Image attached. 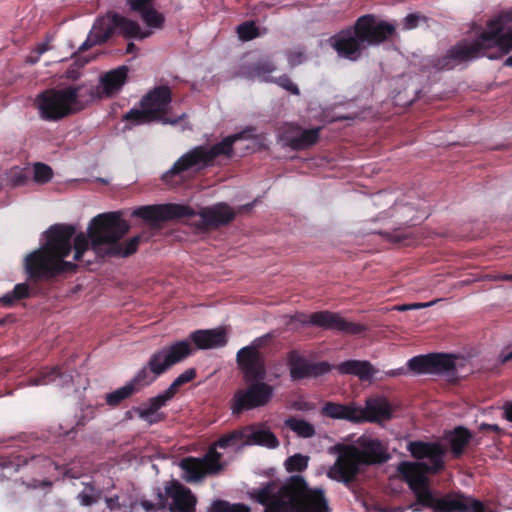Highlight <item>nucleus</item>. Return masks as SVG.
Instances as JSON below:
<instances>
[{"instance_id": "nucleus-1", "label": "nucleus", "mask_w": 512, "mask_h": 512, "mask_svg": "<svg viewBox=\"0 0 512 512\" xmlns=\"http://www.w3.org/2000/svg\"><path fill=\"white\" fill-rule=\"evenodd\" d=\"M411 456L423 461L401 462L398 472L417 497V502L434 512H497L489 503L461 492L437 496L430 488L428 474H437L445 467V447L439 442L411 441L407 445Z\"/></svg>"}, {"instance_id": "nucleus-2", "label": "nucleus", "mask_w": 512, "mask_h": 512, "mask_svg": "<svg viewBox=\"0 0 512 512\" xmlns=\"http://www.w3.org/2000/svg\"><path fill=\"white\" fill-rule=\"evenodd\" d=\"M75 233L72 225L55 224L47 231L46 244L25 257L24 268L32 289L46 293V286L58 277L76 272L78 265L65 260L71 253Z\"/></svg>"}, {"instance_id": "nucleus-3", "label": "nucleus", "mask_w": 512, "mask_h": 512, "mask_svg": "<svg viewBox=\"0 0 512 512\" xmlns=\"http://www.w3.org/2000/svg\"><path fill=\"white\" fill-rule=\"evenodd\" d=\"M250 496L264 506V512H331L325 490L309 487L301 475H292L281 485L270 480L254 488Z\"/></svg>"}, {"instance_id": "nucleus-4", "label": "nucleus", "mask_w": 512, "mask_h": 512, "mask_svg": "<svg viewBox=\"0 0 512 512\" xmlns=\"http://www.w3.org/2000/svg\"><path fill=\"white\" fill-rule=\"evenodd\" d=\"M130 226L122 219L119 212L99 214L94 217L89 226L88 234L79 233L74 237V260L80 261L84 253L91 249L100 257H128L134 254L141 241L137 235L125 242L120 239L128 233Z\"/></svg>"}, {"instance_id": "nucleus-5", "label": "nucleus", "mask_w": 512, "mask_h": 512, "mask_svg": "<svg viewBox=\"0 0 512 512\" xmlns=\"http://www.w3.org/2000/svg\"><path fill=\"white\" fill-rule=\"evenodd\" d=\"M396 36L393 23L378 19L373 14L360 16L353 26L330 37V46L337 54L350 61H357L364 49L378 46Z\"/></svg>"}, {"instance_id": "nucleus-6", "label": "nucleus", "mask_w": 512, "mask_h": 512, "mask_svg": "<svg viewBox=\"0 0 512 512\" xmlns=\"http://www.w3.org/2000/svg\"><path fill=\"white\" fill-rule=\"evenodd\" d=\"M335 449L338 456L327 471V477L346 485L356 479L361 467L382 464L390 458L386 447L380 440L365 436L358 438L357 445L339 444L335 446Z\"/></svg>"}, {"instance_id": "nucleus-7", "label": "nucleus", "mask_w": 512, "mask_h": 512, "mask_svg": "<svg viewBox=\"0 0 512 512\" xmlns=\"http://www.w3.org/2000/svg\"><path fill=\"white\" fill-rule=\"evenodd\" d=\"M489 30L484 31L479 39L468 42L463 40L452 46L445 55L431 57L427 60L425 66L429 70L450 71L458 65L478 58L488 56L487 49L502 45L504 47L512 46V34L500 35V23L498 20H491L488 23Z\"/></svg>"}, {"instance_id": "nucleus-8", "label": "nucleus", "mask_w": 512, "mask_h": 512, "mask_svg": "<svg viewBox=\"0 0 512 512\" xmlns=\"http://www.w3.org/2000/svg\"><path fill=\"white\" fill-rule=\"evenodd\" d=\"M253 128L246 129L244 131L235 133L233 135L225 137L222 141L207 147L205 145L195 146L188 152L183 154L173 166L163 174L162 179L165 182H169L173 177L182 174L188 170L200 171L207 167L213 166L214 161L219 156H225L227 158L233 155V145L240 139H247L250 137V133Z\"/></svg>"}, {"instance_id": "nucleus-9", "label": "nucleus", "mask_w": 512, "mask_h": 512, "mask_svg": "<svg viewBox=\"0 0 512 512\" xmlns=\"http://www.w3.org/2000/svg\"><path fill=\"white\" fill-rule=\"evenodd\" d=\"M253 128L246 129L244 131L235 133L233 135L225 137L222 141L207 147L205 145L195 146L188 152L183 154L173 166L163 174L162 179L165 182H169L173 177L182 174L188 170L200 171L207 167L213 166L214 161L219 156H225L227 158L233 155V145L240 139H247L250 137V133Z\"/></svg>"}, {"instance_id": "nucleus-10", "label": "nucleus", "mask_w": 512, "mask_h": 512, "mask_svg": "<svg viewBox=\"0 0 512 512\" xmlns=\"http://www.w3.org/2000/svg\"><path fill=\"white\" fill-rule=\"evenodd\" d=\"M193 351L186 340L176 341L162 347L151 354L147 364L138 371L129 384L136 389V393L139 392L142 388L152 384L172 366L191 356Z\"/></svg>"}, {"instance_id": "nucleus-11", "label": "nucleus", "mask_w": 512, "mask_h": 512, "mask_svg": "<svg viewBox=\"0 0 512 512\" xmlns=\"http://www.w3.org/2000/svg\"><path fill=\"white\" fill-rule=\"evenodd\" d=\"M172 101V91L166 85L156 86L147 92L140 100V109L129 110L123 119L134 125L161 122L162 124L176 125L182 121L186 114L178 117H169L168 111Z\"/></svg>"}, {"instance_id": "nucleus-12", "label": "nucleus", "mask_w": 512, "mask_h": 512, "mask_svg": "<svg viewBox=\"0 0 512 512\" xmlns=\"http://www.w3.org/2000/svg\"><path fill=\"white\" fill-rule=\"evenodd\" d=\"M82 87L69 86L64 89H47L35 101L40 116L44 120L57 121L81 109L79 98Z\"/></svg>"}, {"instance_id": "nucleus-13", "label": "nucleus", "mask_w": 512, "mask_h": 512, "mask_svg": "<svg viewBox=\"0 0 512 512\" xmlns=\"http://www.w3.org/2000/svg\"><path fill=\"white\" fill-rule=\"evenodd\" d=\"M247 386L238 389L231 401L230 409L233 415H241L245 411L261 408L269 404L274 395V386L265 380L245 381Z\"/></svg>"}, {"instance_id": "nucleus-14", "label": "nucleus", "mask_w": 512, "mask_h": 512, "mask_svg": "<svg viewBox=\"0 0 512 512\" xmlns=\"http://www.w3.org/2000/svg\"><path fill=\"white\" fill-rule=\"evenodd\" d=\"M298 320L303 325H311L345 335H360L368 329L364 324L351 322L342 317L340 313L329 310L300 314Z\"/></svg>"}, {"instance_id": "nucleus-15", "label": "nucleus", "mask_w": 512, "mask_h": 512, "mask_svg": "<svg viewBox=\"0 0 512 512\" xmlns=\"http://www.w3.org/2000/svg\"><path fill=\"white\" fill-rule=\"evenodd\" d=\"M158 510L170 512H195L197 498L191 489L177 480L167 481L164 492L158 489Z\"/></svg>"}, {"instance_id": "nucleus-16", "label": "nucleus", "mask_w": 512, "mask_h": 512, "mask_svg": "<svg viewBox=\"0 0 512 512\" xmlns=\"http://www.w3.org/2000/svg\"><path fill=\"white\" fill-rule=\"evenodd\" d=\"M132 216L143 219L152 227H160L165 221L193 217L195 211L190 206L182 204H154L134 209Z\"/></svg>"}, {"instance_id": "nucleus-17", "label": "nucleus", "mask_w": 512, "mask_h": 512, "mask_svg": "<svg viewBox=\"0 0 512 512\" xmlns=\"http://www.w3.org/2000/svg\"><path fill=\"white\" fill-rule=\"evenodd\" d=\"M261 344L262 339L258 338L237 352L236 361L245 381L265 380L267 377L265 357L259 351Z\"/></svg>"}, {"instance_id": "nucleus-18", "label": "nucleus", "mask_w": 512, "mask_h": 512, "mask_svg": "<svg viewBox=\"0 0 512 512\" xmlns=\"http://www.w3.org/2000/svg\"><path fill=\"white\" fill-rule=\"evenodd\" d=\"M408 368L418 374H443L456 369L455 357L442 353H430L411 358Z\"/></svg>"}, {"instance_id": "nucleus-19", "label": "nucleus", "mask_w": 512, "mask_h": 512, "mask_svg": "<svg viewBox=\"0 0 512 512\" xmlns=\"http://www.w3.org/2000/svg\"><path fill=\"white\" fill-rule=\"evenodd\" d=\"M104 28L107 32L109 40L118 30L125 38L145 39L151 35L149 31H142L140 25L116 12H108L101 17Z\"/></svg>"}, {"instance_id": "nucleus-20", "label": "nucleus", "mask_w": 512, "mask_h": 512, "mask_svg": "<svg viewBox=\"0 0 512 512\" xmlns=\"http://www.w3.org/2000/svg\"><path fill=\"white\" fill-rule=\"evenodd\" d=\"M129 69L127 66L122 65L116 69L106 72L100 78L101 91L93 88L88 89L87 93L90 100L101 97H112L116 95L127 81Z\"/></svg>"}, {"instance_id": "nucleus-21", "label": "nucleus", "mask_w": 512, "mask_h": 512, "mask_svg": "<svg viewBox=\"0 0 512 512\" xmlns=\"http://www.w3.org/2000/svg\"><path fill=\"white\" fill-rule=\"evenodd\" d=\"M185 340L189 342L193 350H208L224 347L227 344L228 338L225 329L219 327L195 330Z\"/></svg>"}, {"instance_id": "nucleus-22", "label": "nucleus", "mask_w": 512, "mask_h": 512, "mask_svg": "<svg viewBox=\"0 0 512 512\" xmlns=\"http://www.w3.org/2000/svg\"><path fill=\"white\" fill-rule=\"evenodd\" d=\"M288 365L290 376L293 380H301L309 377H319L331 370L328 362L309 363L295 352L289 354Z\"/></svg>"}, {"instance_id": "nucleus-23", "label": "nucleus", "mask_w": 512, "mask_h": 512, "mask_svg": "<svg viewBox=\"0 0 512 512\" xmlns=\"http://www.w3.org/2000/svg\"><path fill=\"white\" fill-rule=\"evenodd\" d=\"M195 215H199L206 227L218 228L231 223L236 216L235 211L225 202L202 208Z\"/></svg>"}, {"instance_id": "nucleus-24", "label": "nucleus", "mask_w": 512, "mask_h": 512, "mask_svg": "<svg viewBox=\"0 0 512 512\" xmlns=\"http://www.w3.org/2000/svg\"><path fill=\"white\" fill-rule=\"evenodd\" d=\"M335 369L342 375H353L361 381H370L377 370L367 360H346L335 366Z\"/></svg>"}, {"instance_id": "nucleus-25", "label": "nucleus", "mask_w": 512, "mask_h": 512, "mask_svg": "<svg viewBox=\"0 0 512 512\" xmlns=\"http://www.w3.org/2000/svg\"><path fill=\"white\" fill-rule=\"evenodd\" d=\"M321 414L331 419L358 422L361 417L359 411L352 405L328 401L321 408Z\"/></svg>"}, {"instance_id": "nucleus-26", "label": "nucleus", "mask_w": 512, "mask_h": 512, "mask_svg": "<svg viewBox=\"0 0 512 512\" xmlns=\"http://www.w3.org/2000/svg\"><path fill=\"white\" fill-rule=\"evenodd\" d=\"M472 438L473 434L464 426H457L447 434L453 458L458 459L464 454Z\"/></svg>"}, {"instance_id": "nucleus-27", "label": "nucleus", "mask_w": 512, "mask_h": 512, "mask_svg": "<svg viewBox=\"0 0 512 512\" xmlns=\"http://www.w3.org/2000/svg\"><path fill=\"white\" fill-rule=\"evenodd\" d=\"M320 131V127L302 130L298 136L287 138V145L297 151L307 149L318 142Z\"/></svg>"}, {"instance_id": "nucleus-28", "label": "nucleus", "mask_w": 512, "mask_h": 512, "mask_svg": "<svg viewBox=\"0 0 512 512\" xmlns=\"http://www.w3.org/2000/svg\"><path fill=\"white\" fill-rule=\"evenodd\" d=\"M173 397L174 395L167 388L163 393L149 398L145 407L136 410L139 418L148 419L149 416H153L159 409L165 407Z\"/></svg>"}, {"instance_id": "nucleus-29", "label": "nucleus", "mask_w": 512, "mask_h": 512, "mask_svg": "<svg viewBox=\"0 0 512 512\" xmlns=\"http://www.w3.org/2000/svg\"><path fill=\"white\" fill-rule=\"evenodd\" d=\"M109 41V37L104 28L101 17H98L90 30L87 39L79 47L80 52H84L96 45H102Z\"/></svg>"}, {"instance_id": "nucleus-30", "label": "nucleus", "mask_w": 512, "mask_h": 512, "mask_svg": "<svg viewBox=\"0 0 512 512\" xmlns=\"http://www.w3.org/2000/svg\"><path fill=\"white\" fill-rule=\"evenodd\" d=\"M180 467L185 473L187 482H198L207 475L202 462L196 457H186L182 459Z\"/></svg>"}, {"instance_id": "nucleus-31", "label": "nucleus", "mask_w": 512, "mask_h": 512, "mask_svg": "<svg viewBox=\"0 0 512 512\" xmlns=\"http://www.w3.org/2000/svg\"><path fill=\"white\" fill-rule=\"evenodd\" d=\"M247 441L251 444L264 446L269 449H275L279 446V440L276 435L268 428H259L253 431Z\"/></svg>"}, {"instance_id": "nucleus-32", "label": "nucleus", "mask_w": 512, "mask_h": 512, "mask_svg": "<svg viewBox=\"0 0 512 512\" xmlns=\"http://www.w3.org/2000/svg\"><path fill=\"white\" fill-rule=\"evenodd\" d=\"M30 291L35 294H42L36 289H32L30 283H19L14 286V289L11 292H8L0 298V303L4 307H11L16 301L28 298L30 296Z\"/></svg>"}, {"instance_id": "nucleus-33", "label": "nucleus", "mask_w": 512, "mask_h": 512, "mask_svg": "<svg viewBox=\"0 0 512 512\" xmlns=\"http://www.w3.org/2000/svg\"><path fill=\"white\" fill-rule=\"evenodd\" d=\"M199 459L202 462L207 475L219 474L224 468V465L221 462L222 454L218 452L212 445L209 447L206 454Z\"/></svg>"}, {"instance_id": "nucleus-34", "label": "nucleus", "mask_w": 512, "mask_h": 512, "mask_svg": "<svg viewBox=\"0 0 512 512\" xmlns=\"http://www.w3.org/2000/svg\"><path fill=\"white\" fill-rule=\"evenodd\" d=\"M275 70L276 64L270 58H263L249 67V74L265 82H271L274 81V77L270 76V74Z\"/></svg>"}, {"instance_id": "nucleus-35", "label": "nucleus", "mask_w": 512, "mask_h": 512, "mask_svg": "<svg viewBox=\"0 0 512 512\" xmlns=\"http://www.w3.org/2000/svg\"><path fill=\"white\" fill-rule=\"evenodd\" d=\"M284 424L287 428L302 438H311L316 433L315 428L311 423L295 417H289L285 420Z\"/></svg>"}, {"instance_id": "nucleus-36", "label": "nucleus", "mask_w": 512, "mask_h": 512, "mask_svg": "<svg viewBox=\"0 0 512 512\" xmlns=\"http://www.w3.org/2000/svg\"><path fill=\"white\" fill-rule=\"evenodd\" d=\"M135 393L136 389L127 382L124 386L106 394L105 400L109 406L116 407Z\"/></svg>"}, {"instance_id": "nucleus-37", "label": "nucleus", "mask_w": 512, "mask_h": 512, "mask_svg": "<svg viewBox=\"0 0 512 512\" xmlns=\"http://www.w3.org/2000/svg\"><path fill=\"white\" fill-rule=\"evenodd\" d=\"M27 463V459L22 455L0 457L1 475L9 477L13 473L17 472L21 466H24Z\"/></svg>"}, {"instance_id": "nucleus-38", "label": "nucleus", "mask_w": 512, "mask_h": 512, "mask_svg": "<svg viewBox=\"0 0 512 512\" xmlns=\"http://www.w3.org/2000/svg\"><path fill=\"white\" fill-rule=\"evenodd\" d=\"M63 377L69 378L70 380L72 379L71 375H66L61 372L59 367L45 368L38 374L33 383L35 385H47L56 381V379Z\"/></svg>"}, {"instance_id": "nucleus-39", "label": "nucleus", "mask_w": 512, "mask_h": 512, "mask_svg": "<svg viewBox=\"0 0 512 512\" xmlns=\"http://www.w3.org/2000/svg\"><path fill=\"white\" fill-rule=\"evenodd\" d=\"M244 439V434L240 430H234L227 434L222 435L217 441H215L212 446L220 449H226L229 447H235L239 445Z\"/></svg>"}, {"instance_id": "nucleus-40", "label": "nucleus", "mask_w": 512, "mask_h": 512, "mask_svg": "<svg viewBox=\"0 0 512 512\" xmlns=\"http://www.w3.org/2000/svg\"><path fill=\"white\" fill-rule=\"evenodd\" d=\"M309 459V456L296 453L285 460V469L289 473L303 472L308 467Z\"/></svg>"}, {"instance_id": "nucleus-41", "label": "nucleus", "mask_w": 512, "mask_h": 512, "mask_svg": "<svg viewBox=\"0 0 512 512\" xmlns=\"http://www.w3.org/2000/svg\"><path fill=\"white\" fill-rule=\"evenodd\" d=\"M209 512H250V508L243 503L231 504L225 500H215L209 508Z\"/></svg>"}, {"instance_id": "nucleus-42", "label": "nucleus", "mask_w": 512, "mask_h": 512, "mask_svg": "<svg viewBox=\"0 0 512 512\" xmlns=\"http://www.w3.org/2000/svg\"><path fill=\"white\" fill-rule=\"evenodd\" d=\"M33 179L38 184H46L51 181L53 177L52 168L44 163L36 162L33 165Z\"/></svg>"}, {"instance_id": "nucleus-43", "label": "nucleus", "mask_w": 512, "mask_h": 512, "mask_svg": "<svg viewBox=\"0 0 512 512\" xmlns=\"http://www.w3.org/2000/svg\"><path fill=\"white\" fill-rule=\"evenodd\" d=\"M196 376L197 372L195 368H189L185 370L168 387L169 392H171L175 396L181 386L193 381L196 378Z\"/></svg>"}, {"instance_id": "nucleus-44", "label": "nucleus", "mask_w": 512, "mask_h": 512, "mask_svg": "<svg viewBox=\"0 0 512 512\" xmlns=\"http://www.w3.org/2000/svg\"><path fill=\"white\" fill-rule=\"evenodd\" d=\"M237 34L242 41H250L259 36V30L253 21H246L237 26Z\"/></svg>"}, {"instance_id": "nucleus-45", "label": "nucleus", "mask_w": 512, "mask_h": 512, "mask_svg": "<svg viewBox=\"0 0 512 512\" xmlns=\"http://www.w3.org/2000/svg\"><path fill=\"white\" fill-rule=\"evenodd\" d=\"M141 17L145 24L151 28L161 29L164 26V15L154 8H151L148 11H144Z\"/></svg>"}, {"instance_id": "nucleus-46", "label": "nucleus", "mask_w": 512, "mask_h": 512, "mask_svg": "<svg viewBox=\"0 0 512 512\" xmlns=\"http://www.w3.org/2000/svg\"><path fill=\"white\" fill-rule=\"evenodd\" d=\"M369 409L379 418L388 420L392 417L391 406L386 400L376 401L374 404L369 405Z\"/></svg>"}, {"instance_id": "nucleus-47", "label": "nucleus", "mask_w": 512, "mask_h": 512, "mask_svg": "<svg viewBox=\"0 0 512 512\" xmlns=\"http://www.w3.org/2000/svg\"><path fill=\"white\" fill-rule=\"evenodd\" d=\"M272 82L276 83L277 85H279L280 87L284 88L285 90L289 91L290 93H292L294 95L300 94V90H299L298 86L286 74L281 75L277 78L274 77V81H272Z\"/></svg>"}, {"instance_id": "nucleus-48", "label": "nucleus", "mask_w": 512, "mask_h": 512, "mask_svg": "<svg viewBox=\"0 0 512 512\" xmlns=\"http://www.w3.org/2000/svg\"><path fill=\"white\" fill-rule=\"evenodd\" d=\"M426 20H427V18L425 16H422V15H419V14H416V13L408 14L403 19V28L405 30L415 29L416 27H418L420 21L426 22Z\"/></svg>"}, {"instance_id": "nucleus-49", "label": "nucleus", "mask_w": 512, "mask_h": 512, "mask_svg": "<svg viewBox=\"0 0 512 512\" xmlns=\"http://www.w3.org/2000/svg\"><path fill=\"white\" fill-rule=\"evenodd\" d=\"M383 235L392 243L408 245V235L402 231L395 230L393 232H385Z\"/></svg>"}, {"instance_id": "nucleus-50", "label": "nucleus", "mask_w": 512, "mask_h": 512, "mask_svg": "<svg viewBox=\"0 0 512 512\" xmlns=\"http://www.w3.org/2000/svg\"><path fill=\"white\" fill-rule=\"evenodd\" d=\"M152 1L153 0H128V4L131 10L140 13L142 16L144 11H148L152 8L150 7Z\"/></svg>"}, {"instance_id": "nucleus-51", "label": "nucleus", "mask_w": 512, "mask_h": 512, "mask_svg": "<svg viewBox=\"0 0 512 512\" xmlns=\"http://www.w3.org/2000/svg\"><path fill=\"white\" fill-rule=\"evenodd\" d=\"M287 57L289 66L292 68L300 65L305 59V56L301 51H291L288 53Z\"/></svg>"}, {"instance_id": "nucleus-52", "label": "nucleus", "mask_w": 512, "mask_h": 512, "mask_svg": "<svg viewBox=\"0 0 512 512\" xmlns=\"http://www.w3.org/2000/svg\"><path fill=\"white\" fill-rule=\"evenodd\" d=\"M99 496H100V493H98L96 496H93L91 494L81 492L78 494V499L80 500V503L83 506H91L92 504H94L98 501Z\"/></svg>"}, {"instance_id": "nucleus-53", "label": "nucleus", "mask_w": 512, "mask_h": 512, "mask_svg": "<svg viewBox=\"0 0 512 512\" xmlns=\"http://www.w3.org/2000/svg\"><path fill=\"white\" fill-rule=\"evenodd\" d=\"M105 502H106V505L107 507L110 509V510H119L121 508V504L119 503V496L118 495H114V496H111V497H106L105 498Z\"/></svg>"}, {"instance_id": "nucleus-54", "label": "nucleus", "mask_w": 512, "mask_h": 512, "mask_svg": "<svg viewBox=\"0 0 512 512\" xmlns=\"http://www.w3.org/2000/svg\"><path fill=\"white\" fill-rule=\"evenodd\" d=\"M164 413H158L156 412L153 416H149L148 419H143L144 421L148 422L150 425L156 424L158 422H161L165 419Z\"/></svg>"}, {"instance_id": "nucleus-55", "label": "nucleus", "mask_w": 512, "mask_h": 512, "mask_svg": "<svg viewBox=\"0 0 512 512\" xmlns=\"http://www.w3.org/2000/svg\"><path fill=\"white\" fill-rule=\"evenodd\" d=\"M430 305H431L430 303H415V304H410V305H402L398 308V310L406 311L409 309H419V308L427 307Z\"/></svg>"}, {"instance_id": "nucleus-56", "label": "nucleus", "mask_w": 512, "mask_h": 512, "mask_svg": "<svg viewBox=\"0 0 512 512\" xmlns=\"http://www.w3.org/2000/svg\"><path fill=\"white\" fill-rule=\"evenodd\" d=\"M140 504H141L142 508L147 512H153L156 509H158V503L154 504L148 500H142Z\"/></svg>"}, {"instance_id": "nucleus-57", "label": "nucleus", "mask_w": 512, "mask_h": 512, "mask_svg": "<svg viewBox=\"0 0 512 512\" xmlns=\"http://www.w3.org/2000/svg\"><path fill=\"white\" fill-rule=\"evenodd\" d=\"M481 431H492V432H498L500 428L496 424H486L482 423L480 426Z\"/></svg>"}, {"instance_id": "nucleus-58", "label": "nucleus", "mask_w": 512, "mask_h": 512, "mask_svg": "<svg viewBox=\"0 0 512 512\" xmlns=\"http://www.w3.org/2000/svg\"><path fill=\"white\" fill-rule=\"evenodd\" d=\"M504 415L509 422H512V402H508L504 405Z\"/></svg>"}, {"instance_id": "nucleus-59", "label": "nucleus", "mask_w": 512, "mask_h": 512, "mask_svg": "<svg viewBox=\"0 0 512 512\" xmlns=\"http://www.w3.org/2000/svg\"><path fill=\"white\" fill-rule=\"evenodd\" d=\"M499 360L503 364L512 360V350L509 352L502 351L501 354L499 355Z\"/></svg>"}, {"instance_id": "nucleus-60", "label": "nucleus", "mask_w": 512, "mask_h": 512, "mask_svg": "<svg viewBox=\"0 0 512 512\" xmlns=\"http://www.w3.org/2000/svg\"><path fill=\"white\" fill-rule=\"evenodd\" d=\"M499 360L503 364L512 360V350L509 352L502 351L501 354L499 355Z\"/></svg>"}, {"instance_id": "nucleus-61", "label": "nucleus", "mask_w": 512, "mask_h": 512, "mask_svg": "<svg viewBox=\"0 0 512 512\" xmlns=\"http://www.w3.org/2000/svg\"><path fill=\"white\" fill-rule=\"evenodd\" d=\"M48 49L49 45L47 43H41L36 47L35 51L37 52L38 56H40L48 51Z\"/></svg>"}, {"instance_id": "nucleus-62", "label": "nucleus", "mask_w": 512, "mask_h": 512, "mask_svg": "<svg viewBox=\"0 0 512 512\" xmlns=\"http://www.w3.org/2000/svg\"><path fill=\"white\" fill-rule=\"evenodd\" d=\"M404 372H405L404 368H399V369L390 370L386 374L388 376L395 377V376H399V375L404 374Z\"/></svg>"}, {"instance_id": "nucleus-63", "label": "nucleus", "mask_w": 512, "mask_h": 512, "mask_svg": "<svg viewBox=\"0 0 512 512\" xmlns=\"http://www.w3.org/2000/svg\"><path fill=\"white\" fill-rule=\"evenodd\" d=\"M138 50L137 46L133 42L127 44L126 53L132 54Z\"/></svg>"}, {"instance_id": "nucleus-64", "label": "nucleus", "mask_w": 512, "mask_h": 512, "mask_svg": "<svg viewBox=\"0 0 512 512\" xmlns=\"http://www.w3.org/2000/svg\"><path fill=\"white\" fill-rule=\"evenodd\" d=\"M498 278L503 281H512V274H502Z\"/></svg>"}]
</instances>
